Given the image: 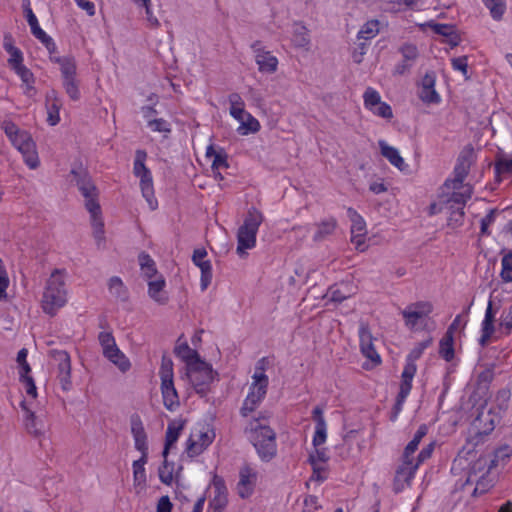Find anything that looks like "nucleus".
I'll return each instance as SVG.
<instances>
[{"label": "nucleus", "instance_id": "1", "mask_svg": "<svg viewBox=\"0 0 512 512\" xmlns=\"http://www.w3.org/2000/svg\"><path fill=\"white\" fill-rule=\"evenodd\" d=\"M67 273L65 270L55 269L46 281L42 298V311L54 316L68 302Z\"/></svg>", "mask_w": 512, "mask_h": 512}, {"label": "nucleus", "instance_id": "2", "mask_svg": "<svg viewBox=\"0 0 512 512\" xmlns=\"http://www.w3.org/2000/svg\"><path fill=\"white\" fill-rule=\"evenodd\" d=\"M476 159L475 149L471 145L465 146L458 156L454 168V178L448 179L444 183V190L448 193L454 190V196L459 202L468 200L472 195V187L469 184H465L464 180Z\"/></svg>", "mask_w": 512, "mask_h": 512}, {"label": "nucleus", "instance_id": "3", "mask_svg": "<svg viewBox=\"0 0 512 512\" xmlns=\"http://www.w3.org/2000/svg\"><path fill=\"white\" fill-rule=\"evenodd\" d=\"M131 434L134 440V447L141 453L138 460L133 461V485L137 493L145 490L147 485V475L145 465L148 460L147 434L143 422L138 415H133L130 419Z\"/></svg>", "mask_w": 512, "mask_h": 512}, {"label": "nucleus", "instance_id": "4", "mask_svg": "<svg viewBox=\"0 0 512 512\" xmlns=\"http://www.w3.org/2000/svg\"><path fill=\"white\" fill-rule=\"evenodd\" d=\"M77 185L85 199V207L90 214V223L95 243L99 249H103L105 248L106 238L101 207L97 201V189L91 180L86 178L79 180Z\"/></svg>", "mask_w": 512, "mask_h": 512}, {"label": "nucleus", "instance_id": "5", "mask_svg": "<svg viewBox=\"0 0 512 512\" xmlns=\"http://www.w3.org/2000/svg\"><path fill=\"white\" fill-rule=\"evenodd\" d=\"M1 128L10 140L11 144L22 154L25 164L30 169H36L39 164V157L36 144L29 132L21 130L15 123L5 120Z\"/></svg>", "mask_w": 512, "mask_h": 512}, {"label": "nucleus", "instance_id": "6", "mask_svg": "<svg viewBox=\"0 0 512 512\" xmlns=\"http://www.w3.org/2000/svg\"><path fill=\"white\" fill-rule=\"evenodd\" d=\"M431 344V337H428L427 339L417 343L405 359V365L401 373L399 393L396 400V409L398 412L402 409L406 398L411 392L412 381L417 372L416 361L422 356L424 350L427 349Z\"/></svg>", "mask_w": 512, "mask_h": 512}, {"label": "nucleus", "instance_id": "7", "mask_svg": "<svg viewBox=\"0 0 512 512\" xmlns=\"http://www.w3.org/2000/svg\"><path fill=\"white\" fill-rule=\"evenodd\" d=\"M268 364L266 358L260 359L252 375V382L249 386V392L244 400L242 412L244 415L251 413L265 398L267 393L269 379L265 374V367Z\"/></svg>", "mask_w": 512, "mask_h": 512}, {"label": "nucleus", "instance_id": "8", "mask_svg": "<svg viewBox=\"0 0 512 512\" xmlns=\"http://www.w3.org/2000/svg\"><path fill=\"white\" fill-rule=\"evenodd\" d=\"M262 222V213L255 208L249 209L243 224L237 232L236 252L239 256H245L247 250H251L256 246V236Z\"/></svg>", "mask_w": 512, "mask_h": 512}, {"label": "nucleus", "instance_id": "9", "mask_svg": "<svg viewBox=\"0 0 512 512\" xmlns=\"http://www.w3.org/2000/svg\"><path fill=\"white\" fill-rule=\"evenodd\" d=\"M214 429L206 423H197L189 433L184 443V454L188 458H195L203 454L215 440Z\"/></svg>", "mask_w": 512, "mask_h": 512}, {"label": "nucleus", "instance_id": "10", "mask_svg": "<svg viewBox=\"0 0 512 512\" xmlns=\"http://www.w3.org/2000/svg\"><path fill=\"white\" fill-rule=\"evenodd\" d=\"M159 377L161 380V394L164 407L174 412L180 406L178 392L174 386V369L173 362L169 357H162L159 369Z\"/></svg>", "mask_w": 512, "mask_h": 512}, {"label": "nucleus", "instance_id": "11", "mask_svg": "<svg viewBox=\"0 0 512 512\" xmlns=\"http://www.w3.org/2000/svg\"><path fill=\"white\" fill-rule=\"evenodd\" d=\"M250 438L262 461L269 462L276 456V433L272 428L259 424L252 429Z\"/></svg>", "mask_w": 512, "mask_h": 512}, {"label": "nucleus", "instance_id": "12", "mask_svg": "<svg viewBox=\"0 0 512 512\" xmlns=\"http://www.w3.org/2000/svg\"><path fill=\"white\" fill-rule=\"evenodd\" d=\"M146 153L137 151L134 161L133 172L140 180V189L142 196L145 198L150 210H156L158 201L154 195L153 178L150 170L145 166Z\"/></svg>", "mask_w": 512, "mask_h": 512}, {"label": "nucleus", "instance_id": "13", "mask_svg": "<svg viewBox=\"0 0 512 512\" xmlns=\"http://www.w3.org/2000/svg\"><path fill=\"white\" fill-rule=\"evenodd\" d=\"M185 376L195 392L201 396L207 394L214 380L212 366L203 359L185 370Z\"/></svg>", "mask_w": 512, "mask_h": 512}, {"label": "nucleus", "instance_id": "14", "mask_svg": "<svg viewBox=\"0 0 512 512\" xmlns=\"http://www.w3.org/2000/svg\"><path fill=\"white\" fill-rule=\"evenodd\" d=\"M432 311L433 306L430 302L419 301L406 306L401 311V315L408 329L419 331L426 329L427 321Z\"/></svg>", "mask_w": 512, "mask_h": 512}, {"label": "nucleus", "instance_id": "15", "mask_svg": "<svg viewBox=\"0 0 512 512\" xmlns=\"http://www.w3.org/2000/svg\"><path fill=\"white\" fill-rule=\"evenodd\" d=\"M495 466V461L488 457H480L472 466L467 481L475 483L474 494H483L493 485L490 470Z\"/></svg>", "mask_w": 512, "mask_h": 512}, {"label": "nucleus", "instance_id": "16", "mask_svg": "<svg viewBox=\"0 0 512 512\" xmlns=\"http://www.w3.org/2000/svg\"><path fill=\"white\" fill-rule=\"evenodd\" d=\"M49 356L56 371V377L63 391H70L71 380V357L64 350H51Z\"/></svg>", "mask_w": 512, "mask_h": 512}, {"label": "nucleus", "instance_id": "17", "mask_svg": "<svg viewBox=\"0 0 512 512\" xmlns=\"http://www.w3.org/2000/svg\"><path fill=\"white\" fill-rule=\"evenodd\" d=\"M360 351L367 359L364 368L371 369L381 364L382 360L374 346V337L367 324L361 323L358 330Z\"/></svg>", "mask_w": 512, "mask_h": 512}, {"label": "nucleus", "instance_id": "18", "mask_svg": "<svg viewBox=\"0 0 512 512\" xmlns=\"http://www.w3.org/2000/svg\"><path fill=\"white\" fill-rule=\"evenodd\" d=\"M363 105L374 116L391 120L393 111L391 106L382 100L380 93L373 87H367L363 93Z\"/></svg>", "mask_w": 512, "mask_h": 512}, {"label": "nucleus", "instance_id": "19", "mask_svg": "<svg viewBox=\"0 0 512 512\" xmlns=\"http://www.w3.org/2000/svg\"><path fill=\"white\" fill-rule=\"evenodd\" d=\"M501 408L482 407L473 421V426L479 434H489L500 422L502 413Z\"/></svg>", "mask_w": 512, "mask_h": 512}, {"label": "nucleus", "instance_id": "20", "mask_svg": "<svg viewBox=\"0 0 512 512\" xmlns=\"http://www.w3.org/2000/svg\"><path fill=\"white\" fill-rule=\"evenodd\" d=\"M347 216L351 222V242L358 249L365 245L367 226L364 218L353 208L347 209Z\"/></svg>", "mask_w": 512, "mask_h": 512}, {"label": "nucleus", "instance_id": "21", "mask_svg": "<svg viewBox=\"0 0 512 512\" xmlns=\"http://www.w3.org/2000/svg\"><path fill=\"white\" fill-rule=\"evenodd\" d=\"M436 75L433 72L426 73L418 87V96L426 104H439L441 96L435 89Z\"/></svg>", "mask_w": 512, "mask_h": 512}, {"label": "nucleus", "instance_id": "22", "mask_svg": "<svg viewBox=\"0 0 512 512\" xmlns=\"http://www.w3.org/2000/svg\"><path fill=\"white\" fill-rule=\"evenodd\" d=\"M445 192L446 198L443 199V202H446V210L449 212L448 225L452 228H456L463 222V208L467 200H463L462 202L457 201L454 196V190H451L449 194L447 191Z\"/></svg>", "mask_w": 512, "mask_h": 512}, {"label": "nucleus", "instance_id": "23", "mask_svg": "<svg viewBox=\"0 0 512 512\" xmlns=\"http://www.w3.org/2000/svg\"><path fill=\"white\" fill-rule=\"evenodd\" d=\"M257 478V472L253 468L244 466L240 469L237 493L241 498H248L253 494Z\"/></svg>", "mask_w": 512, "mask_h": 512}, {"label": "nucleus", "instance_id": "24", "mask_svg": "<svg viewBox=\"0 0 512 512\" xmlns=\"http://www.w3.org/2000/svg\"><path fill=\"white\" fill-rule=\"evenodd\" d=\"M206 256L207 252L203 248L195 249L192 256L193 263L201 271L200 287L202 291L206 290L212 281V265Z\"/></svg>", "mask_w": 512, "mask_h": 512}, {"label": "nucleus", "instance_id": "25", "mask_svg": "<svg viewBox=\"0 0 512 512\" xmlns=\"http://www.w3.org/2000/svg\"><path fill=\"white\" fill-rule=\"evenodd\" d=\"M417 469L418 466L414 462L402 460L401 465L396 470L394 478V490L396 492H401L406 487L410 486Z\"/></svg>", "mask_w": 512, "mask_h": 512}, {"label": "nucleus", "instance_id": "26", "mask_svg": "<svg viewBox=\"0 0 512 512\" xmlns=\"http://www.w3.org/2000/svg\"><path fill=\"white\" fill-rule=\"evenodd\" d=\"M21 81L20 88L23 94L32 99L37 95L36 77L33 72L24 64L12 69Z\"/></svg>", "mask_w": 512, "mask_h": 512}, {"label": "nucleus", "instance_id": "27", "mask_svg": "<svg viewBox=\"0 0 512 512\" xmlns=\"http://www.w3.org/2000/svg\"><path fill=\"white\" fill-rule=\"evenodd\" d=\"M30 404L26 399L21 402V407L25 412L24 416V425L26 430L35 436L43 435L46 431V425L43 418L38 417L35 413L28 407Z\"/></svg>", "mask_w": 512, "mask_h": 512}, {"label": "nucleus", "instance_id": "28", "mask_svg": "<svg viewBox=\"0 0 512 512\" xmlns=\"http://www.w3.org/2000/svg\"><path fill=\"white\" fill-rule=\"evenodd\" d=\"M185 426L186 420L183 418H175L168 423L165 435V446L162 453L163 458H166L170 449L175 446Z\"/></svg>", "mask_w": 512, "mask_h": 512}, {"label": "nucleus", "instance_id": "29", "mask_svg": "<svg viewBox=\"0 0 512 512\" xmlns=\"http://www.w3.org/2000/svg\"><path fill=\"white\" fill-rule=\"evenodd\" d=\"M255 62L260 73L273 74L278 69V59L270 51L255 48Z\"/></svg>", "mask_w": 512, "mask_h": 512}, {"label": "nucleus", "instance_id": "30", "mask_svg": "<svg viewBox=\"0 0 512 512\" xmlns=\"http://www.w3.org/2000/svg\"><path fill=\"white\" fill-rule=\"evenodd\" d=\"M232 118L239 123L236 131L241 136L256 134L261 129L259 120L255 118L250 112H245Z\"/></svg>", "mask_w": 512, "mask_h": 512}, {"label": "nucleus", "instance_id": "31", "mask_svg": "<svg viewBox=\"0 0 512 512\" xmlns=\"http://www.w3.org/2000/svg\"><path fill=\"white\" fill-rule=\"evenodd\" d=\"M495 317L496 312L493 310V304L490 300L485 311L484 319L481 323V336L479 339V344L481 346L487 345L493 333L495 332Z\"/></svg>", "mask_w": 512, "mask_h": 512}, {"label": "nucleus", "instance_id": "32", "mask_svg": "<svg viewBox=\"0 0 512 512\" xmlns=\"http://www.w3.org/2000/svg\"><path fill=\"white\" fill-rule=\"evenodd\" d=\"M378 146L380 148L381 155L386 158L391 165L400 171L407 170L408 165L400 155V152L397 148L389 145L385 140H379Z\"/></svg>", "mask_w": 512, "mask_h": 512}, {"label": "nucleus", "instance_id": "33", "mask_svg": "<svg viewBox=\"0 0 512 512\" xmlns=\"http://www.w3.org/2000/svg\"><path fill=\"white\" fill-rule=\"evenodd\" d=\"M148 284V295L159 305L167 304L169 297L165 290L166 281L164 277H157L156 279H150L147 281Z\"/></svg>", "mask_w": 512, "mask_h": 512}, {"label": "nucleus", "instance_id": "34", "mask_svg": "<svg viewBox=\"0 0 512 512\" xmlns=\"http://www.w3.org/2000/svg\"><path fill=\"white\" fill-rule=\"evenodd\" d=\"M61 100L55 90H50L46 94V110L47 122L51 126H55L60 122Z\"/></svg>", "mask_w": 512, "mask_h": 512}, {"label": "nucleus", "instance_id": "35", "mask_svg": "<svg viewBox=\"0 0 512 512\" xmlns=\"http://www.w3.org/2000/svg\"><path fill=\"white\" fill-rule=\"evenodd\" d=\"M3 48L8 54L7 64L11 70L24 64V54L14 45V40L11 35L7 34L4 36Z\"/></svg>", "mask_w": 512, "mask_h": 512}, {"label": "nucleus", "instance_id": "36", "mask_svg": "<svg viewBox=\"0 0 512 512\" xmlns=\"http://www.w3.org/2000/svg\"><path fill=\"white\" fill-rule=\"evenodd\" d=\"M315 421V432L313 436V445L315 447L321 446L327 439V424L323 416V410L320 407H315L312 412Z\"/></svg>", "mask_w": 512, "mask_h": 512}, {"label": "nucleus", "instance_id": "37", "mask_svg": "<svg viewBox=\"0 0 512 512\" xmlns=\"http://www.w3.org/2000/svg\"><path fill=\"white\" fill-rule=\"evenodd\" d=\"M291 42L296 48L309 49L310 33L302 22H295L291 27Z\"/></svg>", "mask_w": 512, "mask_h": 512}, {"label": "nucleus", "instance_id": "38", "mask_svg": "<svg viewBox=\"0 0 512 512\" xmlns=\"http://www.w3.org/2000/svg\"><path fill=\"white\" fill-rule=\"evenodd\" d=\"M212 494L209 507L226 508L228 504V492L222 479L214 478L212 482Z\"/></svg>", "mask_w": 512, "mask_h": 512}, {"label": "nucleus", "instance_id": "39", "mask_svg": "<svg viewBox=\"0 0 512 512\" xmlns=\"http://www.w3.org/2000/svg\"><path fill=\"white\" fill-rule=\"evenodd\" d=\"M175 355L185 363V370L199 362L201 357L198 352L192 349L186 342H178L175 349Z\"/></svg>", "mask_w": 512, "mask_h": 512}, {"label": "nucleus", "instance_id": "40", "mask_svg": "<svg viewBox=\"0 0 512 512\" xmlns=\"http://www.w3.org/2000/svg\"><path fill=\"white\" fill-rule=\"evenodd\" d=\"M28 24L33 36L46 47L49 54L56 52V44L54 40L40 27L37 17L28 21Z\"/></svg>", "mask_w": 512, "mask_h": 512}, {"label": "nucleus", "instance_id": "41", "mask_svg": "<svg viewBox=\"0 0 512 512\" xmlns=\"http://www.w3.org/2000/svg\"><path fill=\"white\" fill-rule=\"evenodd\" d=\"M54 54H55V52L50 54V60L59 65L62 80L67 79V78L76 77L75 60L71 57H59Z\"/></svg>", "mask_w": 512, "mask_h": 512}, {"label": "nucleus", "instance_id": "42", "mask_svg": "<svg viewBox=\"0 0 512 512\" xmlns=\"http://www.w3.org/2000/svg\"><path fill=\"white\" fill-rule=\"evenodd\" d=\"M138 260L142 275L146 281H149L150 279H156L157 277H162V275L157 271L154 260L148 254L141 253L138 257Z\"/></svg>", "mask_w": 512, "mask_h": 512}, {"label": "nucleus", "instance_id": "43", "mask_svg": "<svg viewBox=\"0 0 512 512\" xmlns=\"http://www.w3.org/2000/svg\"><path fill=\"white\" fill-rule=\"evenodd\" d=\"M206 157L211 159L212 171L228 168L227 156L222 151H216L212 145L206 149Z\"/></svg>", "mask_w": 512, "mask_h": 512}, {"label": "nucleus", "instance_id": "44", "mask_svg": "<svg viewBox=\"0 0 512 512\" xmlns=\"http://www.w3.org/2000/svg\"><path fill=\"white\" fill-rule=\"evenodd\" d=\"M439 354L446 361L454 358V338L453 334L446 332L439 343Z\"/></svg>", "mask_w": 512, "mask_h": 512}, {"label": "nucleus", "instance_id": "45", "mask_svg": "<svg viewBox=\"0 0 512 512\" xmlns=\"http://www.w3.org/2000/svg\"><path fill=\"white\" fill-rule=\"evenodd\" d=\"M379 31V21L374 19L369 20L360 27L357 33V39L371 40L379 34Z\"/></svg>", "mask_w": 512, "mask_h": 512}, {"label": "nucleus", "instance_id": "46", "mask_svg": "<svg viewBox=\"0 0 512 512\" xmlns=\"http://www.w3.org/2000/svg\"><path fill=\"white\" fill-rule=\"evenodd\" d=\"M107 286H108L109 293L113 297H115L117 299H121V300L126 299V297H127V288L124 285V283L121 280V278H119L118 276L111 277L108 280Z\"/></svg>", "mask_w": 512, "mask_h": 512}, {"label": "nucleus", "instance_id": "47", "mask_svg": "<svg viewBox=\"0 0 512 512\" xmlns=\"http://www.w3.org/2000/svg\"><path fill=\"white\" fill-rule=\"evenodd\" d=\"M177 476L174 463H169L167 457L164 458L163 464L159 468V478L161 482L171 485Z\"/></svg>", "mask_w": 512, "mask_h": 512}, {"label": "nucleus", "instance_id": "48", "mask_svg": "<svg viewBox=\"0 0 512 512\" xmlns=\"http://www.w3.org/2000/svg\"><path fill=\"white\" fill-rule=\"evenodd\" d=\"M98 340L102 347L103 355L105 357L119 349L116 344L114 336L110 332L103 331L99 333Z\"/></svg>", "mask_w": 512, "mask_h": 512}, {"label": "nucleus", "instance_id": "49", "mask_svg": "<svg viewBox=\"0 0 512 512\" xmlns=\"http://www.w3.org/2000/svg\"><path fill=\"white\" fill-rule=\"evenodd\" d=\"M106 358L113 363L121 372L125 373L131 368V363L125 354L117 349L115 352L110 353Z\"/></svg>", "mask_w": 512, "mask_h": 512}, {"label": "nucleus", "instance_id": "50", "mask_svg": "<svg viewBox=\"0 0 512 512\" xmlns=\"http://www.w3.org/2000/svg\"><path fill=\"white\" fill-rule=\"evenodd\" d=\"M229 114L231 117H236L239 114L248 112L245 109V102L238 93H231L228 96Z\"/></svg>", "mask_w": 512, "mask_h": 512}, {"label": "nucleus", "instance_id": "51", "mask_svg": "<svg viewBox=\"0 0 512 512\" xmlns=\"http://www.w3.org/2000/svg\"><path fill=\"white\" fill-rule=\"evenodd\" d=\"M484 5L490 11V15L494 20L502 19L506 4L504 0H483Z\"/></svg>", "mask_w": 512, "mask_h": 512}, {"label": "nucleus", "instance_id": "52", "mask_svg": "<svg viewBox=\"0 0 512 512\" xmlns=\"http://www.w3.org/2000/svg\"><path fill=\"white\" fill-rule=\"evenodd\" d=\"M147 126L152 132L161 133L164 137L171 133V124L163 118L149 120Z\"/></svg>", "mask_w": 512, "mask_h": 512}, {"label": "nucleus", "instance_id": "53", "mask_svg": "<svg viewBox=\"0 0 512 512\" xmlns=\"http://www.w3.org/2000/svg\"><path fill=\"white\" fill-rule=\"evenodd\" d=\"M336 227V221L334 219H329L326 221L321 222L317 226V231L314 235L315 241H320L327 235H330L333 233Z\"/></svg>", "mask_w": 512, "mask_h": 512}, {"label": "nucleus", "instance_id": "54", "mask_svg": "<svg viewBox=\"0 0 512 512\" xmlns=\"http://www.w3.org/2000/svg\"><path fill=\"white\" fill-rule=\"evenodd\" d=\"M62 84L70 99L76 101L80 98L79 82L76 77L63 79Z\"/></svg>", "mask_w": 512, "mask_h": 512}, {"label": "nucleus", "instance_id": "55", "mask_svg": "<svg viewBox=\"0 0 512 512\" xmlns=\"http://www.w3.org/2000/svg\"><path fill=\"white\" fill-rule=\"evenodd\" d=\"M469 321V309L457 315L446 332L454 334L457 331H463Z\"/></svg>", "mask_w": 512, "mask_h": 512}, {"label": "nucleus", "instance_id": "56", "mask_svg": "<svg viewBox=\"0 0 512 512\" xmlns=\"http://www.w3.org/2000/svg\"><path fill=\"white\" fill-rule=\"evenodd\" d=\"M350 295L351 292L347 290V285L331 287L327 293V297L333 302H342Z\"/></svg>", "mask_w": 512, "mask_h": 512}, {"label": "nucleus", "instance_id": "57", "mask_svg": "<svg viewBox=\"0 0 512 512\" xmlns=\"http://www.w3.org/2000/svg\"><path fill=\"white\" fill-rule=\"evenodd\" d=\"M10 285V279L6 267L0 258V301L7 299V289Z\"/></svg>", "mask_w": 512, "mask_h": 512}, {"label": "nucleus", "instance_id": "58", "mask_svg": "<svg viewBox=\"0 0 512 512\" xmlns=\"http://www.w3.org/2000/svg\"><path fill=\"white\" fill-rule=\"evenodd\" d=\"M420 27L422 29H425V28L428 27L434 33L439 34V35H443V36H449L452 33V30H453L452 26H450V25L440 24V23H436L434 21H429V22L420 24Z\"/></svg>", "mask_w": 512, "mask_h": 512}, {"label": "nucleus", "instance_id": "59", "mask_svg": "<svg viewBox=\"0 0 512 512\" xmlns=\"http://www.w3.org/2000/svg\"><path fill=\"white\" fill-rule=\"evenodd\" d=\"M495 171L499 175L512 173V157L508 155L500 156L495 163Z\"/></svg>", "mask_w": 512, "mask_h": 512}, {"label": "nucleus", "instance_id": "60", "mask_svg": "<svg viewBox=\"0 0 512 512\" xmlns=\"http://www.w3.org/2000/svg\"><path fill=\"white\" fill-rule=\"evenodd\" d=\"M501 277L505 282L512 281V252L506 254L501 261Z\"/></svg>", "mask_w": 512, "mask_h": 512}, {"label": "nucleus", "instance_id": "61", "mask_svg": "<svg viewBox=\"0 0 512 512\" xmlns=\"http://www.w3.org/2000/svg\"><path fill=\"white\" fill-rule=\"evenodd\" d=\"M20 379L23 384L26 395L31 399L35 400L37 397V388L32 377L29 376V374H24L20 375Z\"/></svg>", "mask_w": 512, "mask_h": 512}, {"label": "nucleus", "instance_id": "62", "mask_svg": "<svg viewBox=\"0 0 512 512\" xmlns=\"http://www.w3.org/2000/svg\"><path fill=\"white\" fill-rule=\"evenodd\" d=\"M452 68L455 71H459L463 74L465 79H468V58L466 56H461L457 58H453L451 60Z\"/></svg>", "mask_w": 512, "mask_h": 512}, {"label": "nucleus", "instance_id": "63", "mask_svg": "<svg viewBox=\"0 0 512 512\" xmlns=\"http://www.w3.org/2000/svg\"><path fill=\"white\" fill-rule=\"evenodd\" d=\"M27 355H28V351L25 348L21 349L17 354V363L19 364V367H20V370H19L20 375L29 374V372L31 370L30 366L27 362Z\"/></svg>", "mask_w": 512, "mask_h": 512}, {"label": "nucleus", "instance_id": "64", "mask_svg": "<svg viewBox=\"0 0 512 512\" xmlns=\"http://www.w3.org/2000/svg\"><path fill=\"white\" fill-rule=\"evenodd\" d=\"M401 53L405 61L413 62L418 57V49L413 44H405L401 48Z\"/></svg>", "mask_w": 512, "mask_h": 512}]
</instances>
